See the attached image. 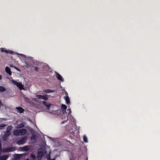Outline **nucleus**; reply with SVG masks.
I'll use <instances>...</instances> for the list:
<instances>
[{"mask_svg": "<svg viewBox=\"0 0 160 160\" xmlns=\"http://www.w3.org/2000/svg\"><path fill=\"white\" fill-rule=\"evenodd\" d=\"M12 127L11 125L8 126L6 128V130L4 132V134L2 136V139L4 141H6L8 137L11 134V131L12 130Z\"/></svg>", "mask_w": 160, "mask_h": 160, "instance_id": "f257e3e1", "label": "nucleus"}, {"mask_svg": "<svg viewBox=\"0 0 160 160\" xmlns=\"http://www.w3.org/2000/svg\"><path fill=\"white\" fill-rule=\"evenodd\" d=\"M47 154L46 151H44L42 148H40L38 149V158L39 159H41L43 156H45Z\"/></svg>", "mask_w": 160, "mask_h": 160, "instance_id": "f03ea898", "label": "nucleus"}, {"mask_svg": "<svg viewBox=\"0 0 160 160\" xmlns=\"http://www.w3.org/2000/svg\"><path fill=\"white\" fill-rule=\"evenodd\" d=\"M12 82L13 84L16 85L20 89H23V86L20 82H18L14 80H12Z\"/></svg>", "mask_w": 160, "mask_h": 160, "instance_id": "7ed1b4c3", "label": "nucleus"}, {"mask_svg": "<svg viewBox=\"0 0 160 160\" xmlns=\"http://www.w3.org/2000/svg\"><path fill=\"white\" fill-rule=\"evenodd\" d=\"M36 97L38 99H41L44 100H48V95H42L37 94L36 95Z\"/></svg>", "mask_w": 160, "mask_h": 160, "instance_id": "20e7f679", "label": "nucleus"}, {"mask_svg": "<svg viewBox=\"0 0 160 160\" xmlns=\"http://www.w3.org/2000/svg\"><path fill=\"white\" fill-rule=\"evenodd\" d=\"M27 140L26 137H22L20 140H19L17 142V143L18 145L24 144L25 143Z\"/></svg>", "mask_w": 160, "mask_h": 160, "instance_id": "39448f33", "label": "nucleus"}, {"mask_svg": "<svg viewBox=\"0 0 160 160\" xmlns=\"http://www.w3.org/2000/svg\"><path fill=\"white\" fill-rule=\"evenodd\" d=\"M19 136L23 135L26 133L27 130L25 128H22L19 129Z\"/></svg>", "mask_w": 160, "mask_h": 160, "instance_id": "423d86ee", "label": "nucleus"}, {"mask_svg": "<svg viewBox=\"0 0 160 160\" xmlns=\"http://www.w3.org/2000/svg\"><path fill=\"white\" fill-rule=\"evenodd\" d=\"M1 52H5L6 53H10L12 54L13 53V52L12 51H10L9 50H7L5 48H1Z\"/></svg>", "mask_w": 160, "mask_h": 160, "instance_id": "0eeeda50", "label": "nucleus"}, {"mask_svg": "<svg viewBox=\"0 0 160 160\" xmlns=\"http://www.w3.org/2000/svg\"><path fill=\"white\" fill-rule=\"evenodd\" d=\"M56 77L58 80H60L62 82L64 81V80L63 79L62 77L59 74L56 72Z\"/></svg>", "mask_w": 160, "mask_h": 160, "instance_id": "6e6552de", "label": "nucleus"}, {"mask_svg": "<svg viewBox=\"0 0 160 160\" xmlns=\"http://www.w3.org/2000/svg\"><path fill=\"white\" fill-rule=\"evenodd\" d=\"M8 155L4 154L0 156V160H6L8 158Z\"/></svg>", "mask_w": 160, "mask_h": 160, "instance_id": "1a4fd4ad", "label": "nucleus"}, {"mask_svg": "<svg viewBox=\"0 0 160 160\" xmlns=\"http://www.w3.org/2000/svg\"><path fill=\"white\" fill-rule=\"evenodd\" d=\"M16 109L17 110L18 112L20 113H23L24 111V109L21 107H16Z\"/></svg>", "mask_w": 160, "mask_h": 160, "instance_id": "9d476101", "label": "nucleus"}, {"mask_svg": "<svg viewBox=\"0 0 160 160\" xmlns=\"http://www.w3.org/2000/svg\"><path fill=\"white\" fill-rule=\"evenodd\" d=\"M21 150L23 151H28L29 150V148L28 146H25L23 147H20Z\"/></svg>", "mask_w": 160, "mask_h": 160, "instance_id": "9b49d317", "label": "nucleus"}, {"mask_svg": "<svg viewBox=\"0 0 160 160\" xmlns=\"http://www.w3.org/2000/svg\"><path fill=\"white\" fill-rule=\"evenodd\" d=\"M5 70L6 72L8 73L9 75H11L12 72L11 71V70L10 68L8 67H7L5 68Z\"/></svg>", "mask_w": 160, "mask_h": 160, "instance_id": "f8f14e48", "label": "nucleus"}, {"mask_svg": "<svg viewBox=\"0 0 160 160\" xmlns=\"http://www.w3.org/2000/svg\"><path fill=\"white\" fill-rule=\"evenodd\" d=\"M56 91V90H51L50 89H46L44 90V92L46 93H50V92H54Z\"/></svg>", "mask_w": 160, "mask_h": 160, "instance_id": "ddd939ff", "label": "nucleus"}, {"mask_svg": "<svg viewBox=\"0 0 160 160\" xmlns=\"http://www.w3.org/2000/svg\"><path fill=\"white\" fill-rule=\"evenodd\" d=\"M8 148V152L15 151L16 148L14 147H10Z\"/></svg>", "mask_w": 160, "mask_h": 160, "instance_id": "4468645a", "label": "nucleus"}, {"mask_svg": "<svg viewBox=\"0 0 160 160\" xmlns=\"http://www.w3.org/2000/svg\"><path fill=\"white\" fill-rule=\"evenodd\" d=\"M13 134L16 136H19V129H15L14 130Z\"/></svg>", "mask_w": 160, "mask_h": 160, "instance_id": "2eb2a0df", "label": "nucleus"}, {"mask_svg": "<svg viewBox=\"0 0 160 160\" xmlns=\"http://www.w3.org/2000/svg\"><path fill=\"white\" fill-rule=\"evenodd\" d=\"M42 103H43V104L44 105L46 106L48 109H49L50 108V107L51 105V104L47 103L45 101H42Z\"/></svg>", "mask_w": 160, "mask_h": 160, "instance_id": "dca6fc26", "label": "nucleus"}, {"mask_svg": "<svg viewBox=\"0 0 160 160\" xmlns=\"http://www.w3.org/2000/svg\"><path fill=\"white\" fill-rule=\"evenodd\" d=\"M65 100H66V102L67 104H68L70 103V98L68 96H67L65 97Z\"/></svg>", "mask_w": 160, "mask_h": 160, "instance_id": "f3484780", "label": "nucleus"}, {"mask_svg": "<svg viewBox=\"0 0 160 160\" xmlns=\"http://www.w3.org/2000/svg\"><path fill=\"white\" fill-rule=\"evenodd\" d=\"M61 107L62 110H64V111H65V110H66L67 108V106L63 104L61 105Z\"/></svg>", "mask_w": 160, "mask_h": 160, "instance_id": "a211bd4d", "label": "nucleus"}, {"mask_svg": "<svg viewBox=\"0 0 160 160\" xmlns=\"http://www.w3.org/2000/svg\"><path fill=\"white\" fill-rule=\"evenodd\" d=\"M6 88L4 87L0 86V92H3L6 91Z\"/></svg>", "mask_w": 160, "mask_h": 160, "instance_id": "6ab92c4d", "label": "nucleus"}, {"mask_svg": "<svg viewBox=\"0 0 160 160\" xmlns=\"http://www.w3.org/2000/svg\"><path fill=\"white\" fill-rule=\"evenodd\" d=\"M24 127V125L23 123H20L17 125V128H21Z\"/></svg>", "mask_w": 160, "mask_h": 160, "instance_id": "aec40b11", "label": "nucleus"}, {"mask_svg": "<svg viewBox=\"0 0 160 160\" xmlns=\"http://www.w3.org/2000/svg\"><path fill=\"white\" fill-rule=\"evenodd\" d=\"M32 160H36V158L34 154H31L30 155Z\"/></svg>", "mask_w": 160, "mask_h": 160, "instance_id": "412c9836", "label": "nucleus"}, {"mask_svg": "<svg viewBox=\"0 0 160 160\" xmlns=\"http://www.w3.org/2000/svg\"><path fill=\"white\" fill-rule=\"evenodd\" d=\"M30 139L31 140H35L36 139V136L35 135H32Z\"/></svg>", "mask_w": 160, "mask_h": 160, "instance_id": "4be33fe9", "label": "nucleus"}, {"mask_svg": "<svg viewBox=\"0 0 160 160\" xmlns=\"http://www.w3.org/2000/svg\"><path fill=\"white\" fill-rule=\"evenodd\" d=\"M6 126V125L3 123L0 125V130H2L3 128Z\"/></svg>", "mask_w": 160, "mask_h": 160, "instance_id": "5701e85b", "label": "nucleus"}, {"mask_svg": "<svg viewBox=\"0 0 160 160\" xmlns=\"http://www.w3.org/2000/svg\"><path fill=\"white\" fill-rule=\"evenodd\" d=\"M83 140L85 142H87L88 140V139L86 136L85 135H84L83 137Z\"/></svg>", "mask_w": 160, "mask_h": 160, "instance_id": "b1692460", "label": "nucleus"}, {"mask_svg": "<svg viewBox=\"0 0 160 160\" xmlns=\"http://www.w3.org/2000/svg\"><path fill=\"white\" fill-rule=\"evenodd\" d=\"M1 152H8V148H3L2 149Z\"/></svg>", "mask_w": 160, "mask_h": 160, "instance_id": "393cba45", "label": "nucleus"}, {"mask_svg": "<svg viewBox=\"0 0 160 160\" xmlns=\"http://www.w3.org/2000/svg\"><path fill=\"white\" fill-rule=\"evenodd\" d=\"M20 155L18 154H15V158L16 159H19L20 158Z\"/></svg>", "mask_w": 160, "mask_h": 160, "instance_id": "a878e982", "label": "nucleus"}, {"mask_svg": "<svg viewBox=\"0 0 160 160\" xmlns=\"http://www.w3.org/2000/svg\"><path fill=\"white\" fill-rule=\"evenodd\" d=\"M46 155V158L48 160H49L51 159L50 158V154H49V155H47V154Z\"/></svg>", "mask_w": 160, "mask_h": 160, "instance_id": "bb28decb", "label": "nucleus"}, {"mask_svg": "<svg viewBox=\"0 0 160 160\" xmlns=\"http://www.w3.org/2000/svg\"><path fill=\"white\" fill-rule=\"evenodd\" d=\"M34 70L37 72L38 71H39L38 68L37 67H34Z\"/></svg>", "mask_w": 160, "mask_h": 160, "instance_id": "cd10ccee", "label": "nucleus"}, {"mask_svg": "<svg viewBox=\"0 0 160 160\" xmlns=\"http://www.w3.org/2000/svg\"><path fill=\"white\" fill-rule=\"evenodd\" d=\"M67 111H69V112L68 113V115H69L70 114H71V110L70 108V109H67Z\"/></svg>", "mask_w": 160, "mask_h": 160, "instance_id": "c85d7f7f", "label": "nucleus"}, {"mask_svg": "<svg viewBox=\"0 0 160 160\" xmlns=\"http://www.w3.org/2000/svg\"><path fill=\"white\" fill-rule=\"evenodd\" d=\"M68 118H67V120H65V121H63L62 122V124H63L64 123H65V122H67L68 121Z\"/></svg>", "mask_w": 160, "mask_h": 160, "instance_id": "c756f323", "label": "nucleus"}, {"mask_svg": "<svg viewBox=\"0 0 160 160\" xmlns=\"http://www.w3.org/2000/svg\"><path fill=\"white\" fill-rule=\"evenodd\" d=\"M62 112H63V114H65V113H66V110H65V111H64V110H62Z\"/></svg>", "mask_w": 160, "mask_h": 160, "instance_id": "7c9ffc66", "label": "nucleus"}, {"mask_svg": "<svg viewBox=\"0 0 160 160\" xmlns=\"http://www.w3.org/2000/svg\"><path fill=\"white\" fill-rule=\"evenodd\" d=\"M2 79V76L0 75V80Z\"/></svg>", "mask_w": 160, "mask_h": 160, "instance_id": "2f4dec72", "label": "nucleus"}, {"mask_svg": "<svg viewBox=\"0 0 160 160\" xmlns=\"http://www.w3.org/2000/svg\"><path fill=\"white\" fill-rule=\"evenodd\" d=\"M49 160H56L55 159V158H53L52 159H51Z\"/></svg>", "mask_w": 160, "mask_h": 160, "instance_id": "473e14b6", "label": "nucleus"}, {"mask_svg": "<svg viewBox=\"0 0 160 160\" xmlns=\"http://www.w3.org/2000/svg\"><path fill=\"white\" fill-rule=\"evenodd\" d=\"M37 99L36 98H35L34 99V101H37V100H36Z\"/></svg>", "mask_w": 160, "mask_h": 160, "instance_id": "72a5a7b5", "label": "nucleus"}, {"mask_svg": "<svg viewBox=\"0 0 160 160\" xmlns=\"http://www.w3.org/2000/svg\"><path fill=\"white\" fill-rule=\"evenodd\" d=\"M26 160H29V159L28 158V159H27Z\"/></svg>", "mask_w": 160, "mask_h": 160, "instance_id": "f704fd0d", "label": "nucleus"}]
</instances>
